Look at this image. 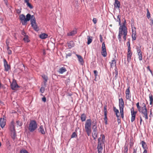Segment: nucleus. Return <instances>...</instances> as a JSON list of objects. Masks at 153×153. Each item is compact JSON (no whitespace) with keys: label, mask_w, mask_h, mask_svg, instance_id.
Instances as JSON below:
<instances>
[{"label":"nucleus","mask_w":153,"mask_h":153,"mask_svg":"<svg viewBox=\"0 0 153 153\" xmlns=\"http://www.w3.org/2000/svg\"><path fill=\"white\" fill-rule=\"evenodd\" d=\"M76 56H77L79 62L81 65H82L84 63V61L82 57L81 56L77 54H76Z\"/></svg>","instance_id":"18"},{"label":"nucleus","mask_w":153,"mask_h":153,"mask_svg":"<svg viewBox=\"0 0 153 153\" xmlns=\"http://www.w3.org/2000/svg\"><path fill=\"white\" fill-rule=\"evenodd\" d=\"M76 33V30H73L71 32L68 33L67 35L69 36H73Z\"/></svg>","instance_id":"25"},{"label":"nucleus","mask_w":153,"mask_h":153,"mask_svg":"<svg viewBox=\"0 0 153 153\" xmlns=\"http://www.w3.org/2000/svg\"><path fill=\"white\" fill-rule=\"evenodd\" d=\"M31 24L36 23V20L34 16L32 15L31 16V19L30 20Z\"/></svg>","instance_id":"30"},{"label":"nucleus","mask_w":153,"mask_h":153,"mask_svg":"<svg viewBox=\"0 0 153 153\" xmlns=\"http://www.w3.org/2000/svg\"><path fill=\"white\" fill-rule=\"evenodd\" d=\"M38 132L42 134H44L46 132V128L45 126L43 125H41L40 126L39 128L38 129Z\"/></svg>","instance_id":"8"},{"label":"nucleus","mask_w":153,"mask_h":153,"mask_svg":"<svg viewBox=\"0 0 153 153\" xmlns=\"http://www.w3.org/2000/svg\"><path fill=\"white\" fill-rule=\"evenodd\" d=\"M37 128V125L36 121L34 120H31L29 123L28 129L30 132L35 131Z\"/></svg>","instance_id":"4"},{"label":"nucleus","mask_w":153,"mask_h":153,"mask_svg":"<svg viewBox=\"0 0 153 153\" xmlns=\"http://www.w3.org/2000/svg\"><path fill=\"white\" fill-rule=\"evenodd\" d=\"M149 98L150 101H153V97H152V95H149Z\"/></svg>","instance_id":"51"},{"label":"nucleus","mask_w":153,"mask_h":153,"mask_svg":"<svg viewBox=\"0 0 153 153\" xmlns=\"http://www.w3.org/2000/svg\"><path fill=\"white\" fill-rule=\"evenodd\" d=\"M100 41L101 42H102L103 41V38L102 37V36L101 34H100Z\"/></svg>","instance_id":"55"},{"label":"nucleus","mask_w":153,"mask_h":153,"mask_svg":"<svg viewBox=\"0 0 153 153\" xmlns=\"http://www.w3.org/2000/svg\"><path fill=\"white\" fill-rule=\"evenodd\" d=\"M98 141L97 149L98 153H102V145L103 144V141H102L101 137H100L98 138Z\"/></svg>","instance_id":"7"},{"label":"nucleus","mask_w":153,"mask_h":153,"mask_svg":"<svg viewBox=\"0 0 153 153\" xmlns=\"http://www.w3.org/2000/svg\"><path fill=\"white\" fill-rule=\"evenodd\" d=\"M137 54L139 53H142V52L141 51L140 48L139 47H137Z\"/></svg>","instance_id":"40"},{"label":"nucleus","mask_w":153,"mask_h":153,"mask_svg":"<svg viewBox=\"0 0 153 153\" xmlns=\"http://www.w3.org/2000/svg\"><path fill=\"white\" fill-rule=\"evenodd\" d=\"M31 24L32 25V27L35 30H38V28L37 27V26L36 23Z\"/></svg>","instance_id":"32"},{"label":"nucleus","mask_w":153,"mask_h":153,"mask_svg":"<svg viewBox=\"0 0 153 153\" xmlns=\"http://www.w3.org/2000/svg\"><path fill=\"white\" fill-rule=\"evenodd\" d=\"M19 19L22 22V24L25 25L26 24L25 16L23 14H21L19 16Z\"/></svg>","instance_id":"13"},{"label":"nucleus","mask_w":153,"mask_h":153,"mask_svg":"<svg viewBox=\"0 0 153 153\" xmlns=\"http://www.w3.org/2000/svg\"><path fill=\"white\" fill-rule=\"evenodd\" d=\"M147 17L148 19H149L151 17L150 15V13L148 9H147Z\"/></svg>","instance_id":"42"},{"label":"nucleus","mask_w":153,"mask_h":153,"mask_svg":"<svg viewBox=\"0 0 153 153\" xmlns=\"http://www.w3.org/2000/svg\"><path fill=\"white\" fill-rule=\"evenodd\" d=\"M10 131L13 133V135L14 137H15L16 134L15 133V127L13 123L12 122L11 125L10 126Z\"/></svg>","instance_id":"15"},{"label":"nucleus","mask_w":153,"mask_h":153,"mask_svg":"<svg viewBox=\"0 0 153 153\" xmlns=\"http://www.w3.org/2000/svg\"><path fill=\"white\" fill-rule=\"evenodd\" d=\"M115 1L114 4V7L116 8H119L120 6V2L117 0H115Z\"/></svg>","instance_id":"21"},{"label":"nucleus","mask_w":153,"mask_h":153,"mask_svg":"<svg viewBox=\"0 0 153 153\" xmlns=\"http://www.w3.org/2000/svg\"><path fill=\"white\" fill-rule=\"evenodd\" d=\"M23 40L25 42H28L29 41L28 36H25L23 38Z\"/></svg>","instance_id":"33"},{"label":"nucleus","mask_w":153,"mask_h":153,"mask_svg":"<svg viewBox=\"0 0 153 153\" xmlns=\"http://www.w3.org/2000/svg\"><path fill=\"white\" fill-rule=\"evenodd\" d=\"M147 69L149 70V71L151 73V74L153 76V74L152 73V71L150 70V67L149 66H148L147 67Z\"/></svg>","instance_id":"48"},{"label":"nucleus","mask_w":153,"mask_h":153,"mask_svg":"<svg viewBox=\"0 0 153 153\" xmlns=\"http://www.w3.org/2000/svg\"><path fill=\"white\" fill-rule=\"evenodd\" d=\"M39 36L41 39H43L47 38L48 37V35L45 33H43L40 34Z\"/></svg>","instance_id":"20"},{"label":"nucleus","mask_w":153,"mask_h":153,"mask_svg":"<svg viewBox=\"0 0 153 153\" xmlns=\"http://www.w3.org/2000/svg\"><path fill=\"white\" fill-rule=\"evenodd\" d=\"M27 5L30 9H32L33 8V6L30 3H28V4H27Z\"/></svg>","instance_id":"49"},{"label":"nucleus","mask_w":153,"mask_h":153,"mask_svg":"<svg viewBox=\"0 0 153 153\" xmlns=\"http://www.w3.org/2000/svg\"><path fill=\"white\" fill-rule=\"evenodd\" d=\"M132 38L133 40H135L136 39V28L135 27H132Z\"/></svg>","instance_id":"12"},{"label":"nucleus","mask_w":153,"mask_h":153,"mask_svg":"<svg viewBox=\"0 0 153 153\" xmlns=\"http://www.w3.org/2000/svg\"><path fill=\"white\" fill-rule=\"evenodd\" d=\"M124 149V153H127V152L128 150V148L126 147L125 146Z\"/></svg>","instance_id":"47"},{"label":"nucleus","mask_w":153,"mask_h":153,"mask_svg":"<svg viewBox=\"0 0 153 153\" xmlns=\"http://www.w3.org/2000/svg\"><path fill=\"white\" fill-rule=\"evenodd\" d=\"M4 66L5 68V71H8L10 68V66L8 65H5Z\"/></svg>","instance_id":"36"},{"label":"nucleus","mask_w":153,"mask_h":153,"mask_svg":"<svg viewBox=\"0 0 153 153\" xmlns=\"http://www.w3.org/2000/svg\"><path fill=\"white\" fill-rule=\"evenodd\" d=\"M127 33V29L125 25V23H124L122 25L120 26L119 28V34L118 38L120 42L121 40V37L122 36H123L124 41L126 40Z\"/></svg>","instance_id":"1"},{"label":"nucleus","mask_w":153,"mask_h":153,"mask_svg":"<svg viewBox=\"0 0 153 153\" xmlns=\"http://www.w3.org/2000/svg\"><path fill=\"white\" fill-rule=\"evenodd\" d=\"M141 108L138 111L143 115V117H144L146 120L148 119V113L146 105L145 103L143 102L141 104Z\"/></svg>","instance_id":"3"},{"label":"nucleus","mask_w":153,"mask_h":153,"mask_svg":"<svg viewBox=\"0 0 153 153\" xmlns=\"http://www.w3.org/2000/svg\"><path fill=\"white\" fill-rule=\"evenodd\" d=\"M132 55V53L131 51H128L127 53V64H128L130 61L131 57Z\"/></svg>","instance_id":"16"},{"label":"nucleus","mask_w":153,"mask_h":153,"mask_svg":"<svg viewBox=\"0 0 153 153\" xmlns=\"http://www.w3.org/2000/svg\"><path fill=\"white\" fill-rule=\"evenodd\" d=\"M20 153H28V152L25 150L22 149L20 151Z\"/></svg>","instance_id":"43"},{"label":"nucleus","mask_w":153,"mask_h":153,"mask_svg":"<svg viewBox=\"0 0 153 153\" xmlns=\"http://www.w3.org/2000/svg\"><path fill=\"white\" fill-rule=\"evenodd\" d=\"M97 123L96 120L92 122V128L93 129L92 132V136L94 140L96 139L97 137V132L96 126Z\"/></svg>","instance_id":"5"},{"label":"nucleus","mask_w":153,"mask_h":153,"mask_svg":"<svg viewBox=\"0 0 153 153\" xmlns=\"http://www.w3.org/2000/svg\"><path fill=\"white\" fill-rule=\"evenodd\" d=\"M102 50H106L105 45L104 42L102 43Z\"/></svg>","instance_id":"39"},{"label":"nucleus","mask_w":153,"mask_h":153,"mask_svg":"<svg viewBox=\"0 0 153 153\" xmlns=\"http://www.w3.org/2000/svg\"><path fill=\"white\" fill-rule=\"evenodd\" d=\"M138 56V58L140 61H141L142 59V53L137 54Z\"/></svg>","instance_id":"35"},{"label":"nucleus","mask_w":153,"mask_h":153,"mask_svg":"<svg viewBox=\"0 0 153 153\" xmlns=\"http://www.w3.org/2000/svg\"><path fill=\"white\" fill-rule=\"evenodd\" d=\"M101 140L102 141H103H103L105 140V136L104 135H102Z\"/></svg>","instance_id":"50"},{"label":"nucleus","mask_w":153,"mask_h":153,"mask_svg":"<svg viewBox=\"0 0 153 153\" xmlns=\"http://www.w3.org/2000/svg\"><path fill=\"white\" fill-rule=\"evenodd\" d=\"M11 88L13 90H16L19 86L16 83V81L13 80L12 84L11 85Z\"/></svg>","instance_id":"11"},{"label":"nucleus","mask_w":153,"mask_h":153,"mask_svg":"<svg viewBox=\"0 0 153 153\" xmlns=\"http://www.w3.org/2000/svg\"><path fill=\"white\" fill-rule=\"evenodd\" d=\"M16 12L18 14H19L21 13V11L19 9H17L16 10Z\"/></svg>","instance_id":"57"},{"label":"nucleus","mask_w":153,"mask_h":153,"mask_svg":"<svg viewBox=\"0 0 153 153\" xmlns=\"http://www.w3.org/2000/svg\"><path fill=\"white\" fill-rule=\"evenodd\" d=\"M119 107L121 116L122 118L123 117V108L124 107V102L122 98L119 99Z\"/></svg>","instance_id":"6"},{"label":"nucleus","mask_w":153,"mask_h":153,"mask_svg":"<svg viewBox=\"0 0 153 153\" xmlns=\"http://www.w3.org/2000/svg\"><path fill=\"white\" fill-rule=\"evenodd\" d=\"M7 53L9 54H10L12 53L11 51L10 50L9 48V47H8L7 48Z\"/></svg>","instance_id":"45"},{"label":"nucleus","mask_w":153,"mask_h":153,"mask_svg":"<svg viewBox=\"0 0 153 153\" xmlns=\"http://www.w3.org/2000/svg\"><path fill=\"white\" fill-rule=\"evenodd\" d=\"M93 21L94 24H95L97 22V20L96 19L94 18L93 20Z\"/></svg>","instance_id":"56"},{"label":"nucleus","mask_w":153,"mask_h":153,"mask_svg":"<svg viewBox=\"0 0 153 153\" xmlns=\"http://www.w3.org/2000/svg\"><path fill=\"white\" fill-rule=\"evenodd\" d=\"M136 106L137 107V108L138 109V111L141 108V106H140V105H139V102H137L136 104Z\"/></svg>","instance_id":"41"},{"label":"nucleus","mask_w":153,"mask_h":153,"mask_svg":"<svg viewBox=\"0 0 153 153\" xmlns=\"http://www.w3.org/2000/svg\"><path fill=\"white\" fill-rule=\"evenodd\" d=\"M42 78L45 80L44 84H46V82H47L48 79V77L45 75L43 74L42 76Z\"/></svg>","instance_id":"29"},{"label":"nucleus","mask_w":153,"mask_h":153,"mask_svg":"<svg viewBox=\"0 0 153 153\" xmlns=\"http://www.w3.org/2000/svg\"><path fill=\"white\" fill-rule=\"evenodd\" d=\"M42 100L43 101L45 102L46 101V98L45 97H43L42 98Z\"/></svg>","instance_id":"58"},{"label":"nucleus","mask_w":153,"mask_h":153,"mask_svg":"<svg viewBox=\"0 0 153 153\" xmlns=\"http://www.w3.org/2000/svg\"><path fill=\"white\" fill-rule=\"evenodd\" d=\"M126 95V98L127 100H129L131 99V96L130 91V87L128 86V88L127 89L125 92Z\"/></svg>","instance_id":"9"},{"label":"nucleus","mask_w":153,"mask_h":153,"mask_svg":"<svg viewBox=\"0 0 153 153\" xmlns=\"http://www.w3.org/2000/svg\"><path fill=\"white\" fill-rule=\"evenodd\" d=\"M131 122H132L135 120V117L137 114V112L134 111V108H133L131 109Z\"/></svg>","instance_id":"10"},{"label":"nucleus","mask_w":153,"mask_h":153,"mask_svg":"<svg viewBox=\"0 0 153 153\" xmlns=\"http://www.w3.org/2000/svg\"><path fill=\"white\" fill-rule=\"evenodd\" d=\"M45 90V88H44L42 87L40 89V91L41 93H44Z\"/></svg>","instance_id":"53"},{"label":"nucleus","mask_w":153,"mask_h":153,"mask_svg":"<svg viewBox=\"0 0 153 153\" xmlns=\"http://www.w3.org/2000/svg\"><path fill=\"white\" fill-rule=\"evenodd\" d=\"M22 35H24L25 36H25L26 33L24 31H23L22 33Z\"/></svg>","instance_id":"62"},{"label":"nucleus","mask_w":153,"mask_h":153,"mask_svg":"<svg viewBox=\"0 0 153 153\" xmlns=\"http://www.w3.org/2000/svg\"><path fill=\"white\" fill-rule=\"evenodd\" d=\"M86 115L85 114H83L81 115V119L82 122L85 121V120H86Z\"/></svg>","instance_id":"27"},{"label":"nucleus","mask_w":153,"mask_h":153,"mask_svg":"<svg viewBox=\"0 0 153 153\" xmlns=\"http://www.w3.org/2000/svg\"><path fill=\"white\" fill-rule=\"evenodd\" d=\"M127 45L128 48V51H131L130 44L129 41L127 42Z\"/></svg>","instance_id":"38"},{"label":"nucleus","mask_w":153,"mask_h":153,"mask_svg":"<svg viewBox=\"0 0 153 153\" xmlns=\"http://www.w3.org/2000/svg\"><path fill=\"white\" fill-rule=\"evenodd\" d=\"M29 0H25L24 2L25 3H26L27 5L28 4V3H29Z\"/></svg>","instance_id":"60"},{"label":"nucleus","mask_w":153,"mask_h":153,"mask_svg":"<svg viewBox=\"0 0 153 153\" xmlns=\"http://www.w3.org/2000/svg\"><path fill=\"white\" fill-rule=\"evenodd\" d=\"M68 48H70L73 47L74 45V42L72 41L69 42L68 43Z\"/></svg>","instance_id":"23"},{"label":"nucleus","mask_w":153,"mask_h":153,"mask_svg":"<svg viewBox=\"0 0 153 153\" xmlns=\"http://www.w3.org/2000/svg\"><path fill=\"white\" fill-rule=\"evenodd\" d=\"M66 71V69L64 67H62L60 68L58 71V72L60 74H62L64 73Z\"/></svg>","instance_id":"19"},{"label":"nucleus","mask_w":153,"mask_h":153,"mask_svg":"<svg viewBox=\"0 0 153 153\" xmlns=\"http://www.w3.org/2000/svg\"><path fill=\"white\" fill-rule=\"evenodd\" d=\"M26 18H25V19L26 23H27V21H29L30 19H31V16L30 14H27L26 16Z\"/></svg>","instance_id":"26"},{"label":"nucleus","mask_w":153,"mask_h":153,"mask_svg":"<svg viewBox=\"0 0 153 153\" xmlns=\"http://www.w3.org/2000/svg\"><path fill=\"white\" fill-rule=\"evenodd\" d=\"M104 115H107V108H106V106L105 105L104 107Z\"/></svg>","instance_id":"37"},{"label":"nucleus","mask_w":153,"mask_h":153,"mask_svg":"<svg viewBox=\"0 0 153 153\" xmlns=\"http://www.w3.org/2000/svg\"><path fill=\"white\" fill-rule=\"evenodd\" d=\"M71 53H69L67 54L66 57L67 58L68 56H71Z\"/></svg>","instance_id":"59"},{"label":"nucleus","mask_w":153,"mask_h":153,"mask_svg":"<svg viewBox=\"0 0 153 153\" xmlns=\"http://www.w3.org/2000/svg\"><path fill=\"white\" fill-rule=\"evenodd\" d=\"M114 110L115 112L117 117H118L120 116V113L118 110L116 109L115 107H114Z\"/></svg>","instance_id":"24"},{"label":"nucleus","mask_w":153,"mask_h":153,"mask_svg":"<svg viewBox=\"0 0 153 153\" xmlns=\"http://www.w3.org/2000/svg\"><path fill=\"white\" fill-rule=\"evenodd\" d=\"M92 121L90 119H87L85 125V129L88 136H89L91 132Z\"/></svg>","instance_id":"2"},{"label":"nucleus","mask_w":153,"mask_h":153,"mask_svg":"<svg viewBox=\"0 0 153 153\" xmlns=\"http://www.w3.org/2000/svg\"><path fill=\"white\" fill-rule=\"evenodd\" d=\"M6 120L4 118L0 119V126L1 128H3L6 125Z\"/></svg>","instance_id":"14"},{"label":"nucleus","mask_w":153,"mask_h":153,"mask_svg":"<svg viewBox=\"0 0 153 153\" xmlns=\"http://www.w3.org/2000/svg\"><path fill=\"white\" fill-rule=\"evenodd\" d=\"M94 73L95 75V77H96L97 76V75L98 72L96 70H94Z\"/></svg>","instance_id":"52"},{"label":"nucleus","mask_w":153,"mask_h":153,"mask_svg":"<svg viewBox=\"0 0 153 153\" xmlns=\"http://www.w3.org/2000/svg\"><path fill=\"white\" fill-rule=\"evenodd\" d=\"M142 146L144 149V150L143 152V153H147V151L146 149V143L143 141H142L141 142Z\"/></svg>","instance_id":"17"},{"label":"nucleus","mask_w":153,"mask_h":153,"mask_svg":"<svg viewBox=\"0 0 153 153\" xmlns=\"http://www.w3.org/2000/svg\"><path fill=\"white\" fill-rule=\"evenodd\" d=\"M110 63L111 67H113L116 65V62L114 59L112 60L111 62H110Z\"/></svg>","instance_id":"28"},{"label":"nucleus","mask_w":153,"mask_h":153,"mask_svg":"<svg viewBox=\"0 0 153 153\" xmlns=\"http://www.w3.org/2000/svg\"><path fill=\"white\" fill-rule=\"evenodd\" d=\"M105 116V118H104V120H107V115H104Z\"/></svg>","instance_id":"63"},{"label":"nucleus","mask_w":153,"mask_h":153,"mask_svg":"<svg viewBox=\"0 0 153 153\" xmlns=\"http://www.w3.org/2000/svg\"><path fill=\"white\" fill-rule=\"evenodd\" d=\"M102 55L104 57H105L107 56V53L106 50H102L101 51Z\"/></svg>","instance_id":"31"},{"label":"nucleus","mask_w":153,"mask_h":153,"mask_svg":"<svg viewBox=\"0 0 153 153\" xmlns=\"http://www.w3.org/2000/svg\"><path fill=\"white\" fill-rule=\"evenodd\" d=\"M76 136V133L75 132H73V134H72L71 137V138H74Z\"/></svg>","instance_id":"46"},{"label":"nucleus","mask_w":153,"mask_h":153,"mask_svg":"<svg viewBox=\"0 0 153 153\" xmlns=\"http://www.w3.org/2000/svg\"><path fill=\"white\" fill-rule=\"evenodd\" d=\"M92 37L89 36H87V44L89 45L92 42Z\"/></svg>","instance_id":"22"},{"label":"nucleus","mask_w":153,"mask_h":153,"mask_svg":"<svg viewBox=\"0 0 153 153\" xmlns=\"http://www.w3.org/2000/svg\"><path fill=\"white\" fill-rule=\"evenodd\" d=\"M136 152H137V149H134L133 153H136Z\"/></svg>","instance_id":"64"},{"label":"nucleus","mask_w":153,"mask_h":153,"mask_svg":"<svg viewBox=\"0 0 153 153\" xmlns=\"http://www.w3.org/2000/svg\"><path fill=\"white\" fill-rule=\"evenodd\" d=\"M117 21H118L119 22V25H120L121 22H120V15L117 16Z\"/></svg>","instance_id":"44"},{"label":"nucleus","mask_w":153,"mask_h":153,"mask_svg":"<svg viewBox=\"0 0 153 153\" xmlns=\"http://www.w3.org/2000/svg\"><path fill=\"white\" fill-rule=\"evenodd\" d=\"M151 22H150V25H153V20L152 19H151Z\"/></svg>","instance_id":"61"},{"label":"nucleus","mask_w":153,"mask_h":153,"mask_svg":"<svg viewBox=\"0 0 153 153\" xmlns=\"http://www.w3.org/2000/svg\"><path fill=\"white\" fill-rule=\"evenodd\" d=\"M4 65H8L7 62L6 61L5 59H4Z\"/></svg>","instance_id":"54"},{"label":"nucleus","mask_w":153,"mask_h":153,"mask_svg":"<svg viewBox=\"0 0 153 153\" xmlns=\"http://www.w3.org/2000/svg\"><path fill=\"white\" fill-rule=\"evenodd\" d=\"M16 123L18 126H21L22 125V120H18L16 121Z\"/></svg>","instance_id":"34"}]
</instances>
